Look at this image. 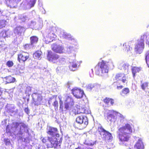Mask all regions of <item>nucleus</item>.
Here are the masks:
<instances>
[{
	"instance_id": "a211bd4d",
	"label": "nucleus",
	"mask_w": 149,
	"mask_h": 149,
	"mask_svg": "<svg viewBox=\"0 0 149 149\" xmlns=\"http://www.w3.org/2000/svg\"><path fill=\"white\" fill-rule=\"evenodd\" d=\"M134 148L136 149H143V145L142 141L139 140L134 145Z\"/></svg>"
},
{
	"instance_id": "aec40b11",
	"label": "nucleus",
	"mask_w": 149,
	"mask_h": 149,
	"mask_svg": "<svg viewBox=\"0 0 149 149\" xmlns=\"http://www.w3.org/2000/svg\"><path fill=\"white\" fill-rule=\"evenodd\" d=\"M141 68L140 67H133L132 69V72L133 77H134L136 74L139 73L141 70Z\"/></svg>"
},
{
	"instance_id": "7c9ffc66",
	"label": "nucleus",
	"mask_w": 149,
	"mask_h": 149,
	"mask_svg": "<svg viewBox=\"0 0 149 149\" xmlns=\"http://www.w3.org/2000/svg\"><path fill=\"white\" fill-rule=\"evenodd\" d=\"M59 57L60 56L58 55L55 53L51 62L53 63H56L57 62V60L59 58Z\"/></svg>"
},
{
	"instance_id": "e433bc0d",
	"label": "nucleus",
	"mask_w": 149,
	"mask_h": 149,
	"mask_svg": "<svg viewBox=\"0 0 149 149\" xmlns=\"http://www.w3.org/2000/svg\"><path fill=\"white\" fill-rule=\"evenodd\" d=\"M36 0H30V6L31 7H32L34 6L35 4L36 3Z\"/></svg>"
},
{
	"instance_id": "f03ea898",
	"label": "nucleus",
	"mask_w": 149,
	"mask_h": 149,
	"mask_svg": "<svg viewBox=\"0 0 149 149\" xmlns=\"http://www.w3.org/2000/svg\"><path fill=\"white\" fill-rule=\"evenodd\" d=\"M42 143L45 144L47 148H57L58 146H61L62 139V138L60 139L54 136L43 137L42 139Z\"/></svg>"
},
{
	"instance_id": "b1692460",
	"label": "nucleus",
	"mask_w": 149,
	"mask_h": 149,
	"mask_svg": "<svg viewBox=\"0 0 149 149\" xmlns=\"http://www.w3.org/2000/svg\"><path fill=\"white\" fill-rule=\"evenodd\" d=\"M54 54L55 53H53L50 50L47 51V60L51 62Z\"/></svg>"
},
{
	"instance_id": "dca6fc26",
	"label": "nucleus",
	"mask_w": 149,
	"mask_h": 149,
	"mask_svg": "<svg viewBox=\"0 0 149 149\" xmlns=\"http://www.w3.org/2000/svg\"><path fill=\"white\" fill-rule=\"evenodd\" d=\"M5 79L6 80V84L13 83L16 81L15 78L10 75H9L5 77Z\"/></svg>"
},
{
	"instance_id": "c03bdc74",
	"label": "nucleus",
	"mask_w": 149,
	"mask_h": 149,
	"mask_svg": "<svg viewBox=\"0 0 149 149\" xmlns=\"http://www.w3.org/2000/svg\"><path fill=\"white\" fill-rule=\"evenodd\" d=\"M2 23L1 22H0V27L1 28H2L4 26V24H2Z\"/></svg>"
},
{
	"instance_id": "393cba45",
	"label": "nucleus",
	"mask_w": 149,
	"mask_h": 149,
	"mask_svg": "<svg viewBox=\"0 0 149 149\" xmlns=\"http://www.w3.org/2000/svg\"><path fill=\"white\" fill-rule=\"evenodd\" d=\"M42 54V52L41 51L39 50L33 53V57L35 59H39Z\"/></svg>"
},
{
	"instance_id": "58836bf2",
	"label": "nucleus",
	"mask_w": 149,
	"mask_h": 149,
	"mask_svg": "<svg viewBox=\"0 0 149 149\" xmlns=\"http://www.w3.org/2000/svg\"><path fill=\"white\" fill-rule=\"evenodd\" d=\"M31 45L30 44H26L24 46V48L25 49H27L30 48V46Z\"/></svg>"
},
{
	"instance_id": "f3484780",
	"label": "nucleus",
	"mask_w": 149,
	"mask_h": 149,
	"mask_svg": "<svg viewBox=\"0 0 149 149\" xmlns=\"http://www.w3.org/2000/svg\"><path fill=\"white\" fill-rule=\"evenodd\" d=\"M4 34H6V33L5 32L2 31L0 34L2 35V36L0 37V48H1L3 47L6 45L5 42L3 40V38L4 39L5 37V36H3Z\"/></svg>"
},
{
	"instance_id": "9b49d317",
	"label": "nucleus",
	"mask_w": 149,
	"mask_h": 149,
	"mask_svg": "<svg viewBox=\"0 0 149 149\" xmlns=\"http://www.w3.org/2000/svg\"><path fill=\"white\" fill-rule=\"evenodd\" d=\"M17 60L20 63H24L25 62L29 59V54L26 52H23L18 54L17 55Z\"/></svg>"
},
{
	"instance_id": "49530a36",
	"label": "nucleus",
	"mask_w": 149,
	"mask_h": 149,
	"mask_svg": "<svg viewBox=\"0 0 149 149\" xmlns=\"http://www.w3.org/2000/svg\"><path fill=\"white\" fill-rule=\"evenodd\" d=\"M68 36V35H66V34L63 35V37L64 38H67V36Z\"/></svg>"
},
{
	"instance_id": "cd10ccee",
	"label": "nucleus",
	"mask_w": 149,
	"mask_h": 149,
	"mask_svg": "<svg viewBox=\"0 0 149 149\" xmlns=\"http://www.w3.org/2000/svg\"><path fill=\"white\" fill-rule=\"evenodd\" d=\"M69 68L71 71H75L77 68V65L76 63H71L69 66Z\"/></svg>"
},
{
	"instance_id": "f704fd0d",
	"label": "nucleus",
	"mask_w": 149,
	"mask_h": 149,
	"mask_svg": "<svg viewBox=\"0 0 149 149\" xmlns=\"http://www.w3.org/2000/svg\"><path fill=\"white\" fill-rule=\"evenodd\" d=\"M6 65L8 67H10L13 65V63L12 61H9L7 62Z\"/></svg>"
},
{
	"instance_id": "4468645a",
	"label": "nucleus",
	"mask_w": 149,
	"mask_h": 149,
	"mask_svg": "<svg viewBox=\"0 0 149 149\" xmlns=\"http://www.w3.org/2000/svg\"><path fill=\"white\" fill-rule=\"evenodd\" d=\"M57 95H53L52 97L49 98L48 100V104L50 105L52 103V101H54V99H55L53 103H52V105L54 107L55 110L57 109L58 107V102L57 100Z\"/></svg>"
},
{
	"instance_id": "a878e982",
	"label": "nucleus",
	"mask_w": 149,
	"mask_h": 149,
	"mask_svg": "<svg viewBox=\"0 0 149 149\" xmlns=\"http://www.w3.org/2000/svg\"><path fill=\"white\" fill-rule=\"evenodd\" d=\"M107 120L108 122L110 121L111 122L114 119L115 116L112 114L108 113L107 116Z\"/></svg>"
},
{
	"instance_id": "5701e85b",
	"label": "nucleus",
	"mask_w": 149,
	"mask_h": 149,
	"mask_svg": "<svg viewBox=\"0 0 149 149\" xmlns=\"http://www.w3.org/2000/svg\"><path fill=\"white\" fill-rule=\"evenodd\" d=\"M130 93V90L128 88H125L122 89L120 93V95L123 96H126Z\"/></svg>"
},
{
	"instance_id": "a19ab883",
	"label": "nucleus",
	"mask_w": 149,
	"mask_h": 149,
	"mask_svg": "<svg viewBox=\"0 0 149 149\" xmlns=\"http://www.w3.org/2000/svg\"><path fill=\"white\" fill-rule=\"evenodd\" d=\"M90 147H89L84 148H82L81 146H78L76 148L74 149H90Z\"/></svg>"
},
{
	"instance_id": "423d86ee",
	"label": "nucleus",
	"mask_w": 149,
	"mask_h": 149,
	"mask_svg": "<svg viewBox=\"0 0 149 149\" xmlns=\"http://www.w3.org/2000/svg\"><path fill=\"white\" fill-rule=\"evenodd\" d=\"M144 48V40L141 38L138 40L137 42L135 45L134 50L136 54H141Z\"/></svg>"
},
{
	"instance_id": "2eb2a0df",
	"label": "nucleus",
	"mask_w": 149,
	"mask_h": 149,
	"mask_svg": "<svg viewBox=\"0 0 149 149\" xmlns=\"http://www.w3.org/2000/svg\"><path fill=\"white\" fill-rule=\"evenodd\" d=\"M25 31L24 27L22 26H17L14 29V33L17 35H20L22 33H24Z\"/></svg>"
},
{
	"instance_id": "0eeeda50",
	"label": "nucleus",
	"mask_w": 149,
	"mask_h": 149,
	"mask_svg": "<svg viewBox=\"0 0 149 149\" xmlns=\"http://www.w3.org/2000/svg\"><path fill=\"white\" fill-rule=\"evenodd\" d=\"M71 91L74 96L77 99L82 98L85 95L83 90L78 87L73 88L71 90Z\"/></svg>"
},
{
	"instance_id": "6e6552de",
	"label": "nucleus",
	"mask_w": 149,
	"mask_h": 149,
	"mask_svg": "<svg viewBox=\"0 0 149 149\" xmlns=\"http://www.w3.org/2000/svg\"><path fill=\"white\" fill-rule=\"evenodd\" d=\"M52 49L54 52L60 54L65 53V50L62 45L54 43L51 46Z\"/></svg>"
},
{
	"instance_id": "412c9836",
	"label": "nucleus",
	"mask_w": 149,
	"mask_h": 149,
	"mask_svg": "<svg viewBox=\"0 0 149 149\" xmlns=\"http://www.w3.org/2000/svg\"><path fill=\"white\" fill-rule=\"evenodd\" d=\"M56 37V35L52 33H49L47 36V40L48 42L52 41Z\"/></svg>"
},
{
	"instance_id": "ea45409f",
	"label": "nucleus",
	"mask_w": 149,
	"mask_h": 149,
	"mask_svg": "<svg viewBox=\"0 0 149 149\" xmlns=\"http://www.w3.org/2000/svg\"><path fill=\"white\" fill-rule=\"evenodd\" d=\"M65 108L66 110H68L69 108V105L68 103H65L64 104Z\"/></svg>"
},
{
	"instance_id": "c85d7f7f",
	"label": "nucleus",
	"mask_w": 149,
	"mask_h": 149,
	"mask_svg": "<svg viewBox=\"0 0 149 149\" xmlns=\"http://www.w3.org/2000/svg\"><path fill=\"white\" fill-rule=\"evenodd\" d=\"M148 82H145L141 84V89L143 91H145L146 88H148Z\"/></svg>"
},
{
	"instance_id": "9d476101",
	"label": "nucleus",
	"mask_w": 149,
	"mask_h": 149,
	"mask_svg": "<svg viewBox=\"0 0 149 149\" xmlns=\"http://www.w3.org/2000/svg\"><path fill=\"white\" fill-rule=\"evenodd\" d=\"M71 113L72 115H75L80 113L89 114L91 113V111H90L86 109H84V108L79 109H78L77 107H74L72 109Z\"/></svg>"
},
{
	"instance_id": "c756f323",
	"label": "nucleus",
	"mask_w": 149,
	"mask_h": 149,
	"mask_svg": "<svg viewBox=\"0 0 149 149\" xmlns=\"http://www.w3.org/2000/svg\"><path fill=\"white\" fill-rule=\"evenodd\" d=\"M123 74V73H119L116 74L113 80H116L117 81H119L121 77H122Z\"/></svg>"
},
{
	"instance_id": "4c0bfd02",
	"label": "nucleus",
	"mask_w": 149,
	"mask_h": 149,
	"mask_svg": "<svg viewBox=\"0 0 149 149\" xmlns=\"http://www.w3.org/2000/svg\"><path fill=\"white\" fill-rule=\"evenodd\" d=\"M26 16H23L22 17H21L20 18V19L21 20L22 22H24L26 20Z\"/></svg>"
},
{
	"instance_id": "7ed1b4c3",
	"label": "nucleus",
	"mask_w": 149,
	"mask_h": 149,
	"mask_svg": "<svg viewBox=\"0 0 149 149\" xmlns=\"http://www.w3.org/2000/svg\"><path fill=\"white\" fill-rule=\"evenodd\" d=\"M112 63L111 62L105 61L103 60L98 62L95 67L96 74L98 75H99L100 71L102 73H107L109 71V67Z\"/></svg>"
},
{
	"instance_id": "2f4dec72",
	"label": "nucleus",
	"mask_w": 149,
	"mask_h": 149,
	"mask_svg": "<svg viewBox=\"0 0 149 149\" xmlns=\"http://www.w3.org/2000/svg\"><path fill=\"white\" fill-rule=\"evenodd\" d=\"M123 49L126 52H128L130 50V47L129 45L126 43L123 44Z\"/></svg>"
},
{
	"instance_id": "39448f33",
	"label": "nucleus",
	"mask_w": 149,
	"mask_h": 149,
	"mask_svg": "<svg viewBox=\"0 0 149 149\" xmlns=\"http://www.w3.org/2000/svg\"><path fill=\"white\" fill-rule=\"evenodd\" d=\"M97 130L100 134L103 136L105 140L109 141L112 140L113 136L111 134L105 130L102 126L98 127Z\"/></svg>"
},
{
	"instance_id": "4be33fe9",
	"label": "nucleus",
	"mask_w": 149,
	"mask_h": 149,
	"mask_svg": "<svg viewBox=\"0 0 149 149\" xmlns=\"http://www.w3.org/2000/svg\"><path fill=\"white\" fill-rule=\"evenodd\" d=\"M31 45H33L37 43L38 41V38L36 36H31L30 38Z\"/></svg>"
},
{
	"instance_id": "79ce46f5",
	"label": "nucleus",
	"mask_w": 149,
	"mask_h": 149,
	"mask_svg": "<svg viewBox=\"0 0 149 149\" xmlns=\"http://www.w3.org/2000/svg\"><path fill=\"white\" fill-rule=\"evenodd\" d=\"M123 87V85H120V86H117V88L118 90H120L122 89Z\"/></svg>"
},
{
	"instance_id": "1a4fd4ad",
	"label": "nucleus",
	"mask_w": 149,
	"mask_h": 149,
	"mask_svg": "<svg viewBox=\"0 0 149 149\" xmlns=\"http://www.w3.org/2000/svg\"><path fill=\"white\" fill-rule=\"evenodd\" d=\"M33 103L35 106H38L42 104L43 100L42 96L37 93H34L32 95Z\"/></svg>"
},
{
	"instance_id": "ddd939ff",
	"label": "nucleus",
	"mask_w": 149,
	"mask_h": 149,
	"mask_svg": "<svg viewBox=\"0 0 149 149\" xmlns=\"http://www.w3.org/2000/svg\"><path fill=\"white\" fill-rule=\"evenodd\" d=\"M58 130L56 128L49 127L47 131V134L51 136H55L57 137H59V134L58 133Z\"/></svg>"
},
{
	"instance_id": "473e14b6",
	"label": "nucleus",
	"mask_w": 149,
	"mask_h": 149,
	"mask_svg": "<svg viewBox=\"0 0 149 149\" xmlns=\"http://www.w3.org/2000/svg\"><path fill=\"white\" fill-rule=\"evenodd\" d=\"M145 60L146 63L149 68V51L146 54Z\"/></svg>"
},
{
	"instance_id": "f8f14e48",
	"label": "nucleus",
	"mask_w": 149,
	"mask_h": 149,
	"mask_svg": "<svg viewBox=\"0 0 149 149\" xmlns=\"http://www.w3.org/2000/svg\"><path fill=\"white\" fill-rule=\"evenodd\" d=\"M13 124L14 125L13 127L16 129L19 127L20 125H21L20 126L19 130L18 132V134L20 135H22L23 134V132H24L23 131V129H26L27 128V126L24 123L21 122H15V123H13Z\"/></svg>"
},
{
	"instance_id": "6ab92c4d",
	"label": "nucleus",
	"mask_w": 149,
	"mask_h": 149,
	"mask_svg": "<svg viewBox=\"0 0 149 149\" xmlns=\"http://www.w3.org/2000/svg\"><path fill=\"white\" fill-rule=\"evenodd\" d=\"M103 101L105 104L107 105L109 104V102H110V103L112 105H113L114 103L113 99L108 97H106L103 100Z\"/></svg>"
},
{
	"instance_id": "72a5a7b5",
	"label": "nucleus",
	"mask_w": 149,
	"mask_h": 149,
	"mask_svg": "<svg viewBox=\"0 0 149 149\" xmlns=\"http://www.w3.org/2000/svg\"><path fill=\"white\" fill-rule=\"evenodd\" d=\"M59 100H60V109L62 111L63 110V102L61 101V98L59 97Z\"/></svg>"
},
{
	"instance_id": "37998d69",
	"label": "nucleus",
	"mask_w": 149,
	"mask_h": 149,
	"mask_svg": "<svg viewBox=\"0 0 149 149\" xmlns=\"http://www.w3.org/2000/svg\"><path fill=\"white\" fill-rule=\"evenodd\" d=\"M24 111L25 112L27 113L28 112H29V110L28 108H25L24 109Z\"/></svg>"
},
{
	"instance_id": "a18cd8bd",
	"label": "nucleus",
	"mask_w": 149,
	"mask_h": 149,
	"mask_svg": "<svg viewBox=\"0 0 149 149\" xmlns=\"http://www.w3.org/2000/svg\"><path fill=\"white\" fill-rule=\"evenodd\" d=\"M123 67H124V68H126V67H128V66L126 64H124L123 65Z\"/></svg>"
},
{
	"instance_id": "c9c22d12",
	"label": "nucleus",
	"mask_w": 149,
	"mask_h": 149,
	"mask_svg": "<svg viewBox=\"0 0 149 149\" xmlns=\"http://www.w3.org/2000/svg\"><path fill=\"white\" fill-rule=\"evenodd\" d=\"M3 141L6 145H9L10 143V140L8 139L5 138Z\"/></svg>"
},
{
	"instance_id": "20e7f679",
	"label": "nucleus",
	"mask_w": 149,
	"mask_h": 149,
	"mask_svg": "<svg viewBox=\"0 0 149 149\" xmlns=\"http://www.w3.org/2000/svg\"><path fill=\"white\" fill-rule=\"evenodd\" d=\"M76 121L77 123L81 125L80 128L81 130L84 129L88 124V120L87 117L83 114L77 117Z\"/></svg>"
},
{
	"instance_id": "f257e3e1",
	"label": "nucleus",
	"mask_w": 149,
	"mask_h": 149,
	"mask_svg": "<svg viewBox=\"0 0 149 149\" xmlns=\"http://www.w3.org/2000/svg\"><path fill=\"white\" fill-rule=\"evenodd\" d=\"M118 130V137L120 141L123 143L129 141V135L134 132V129L133 125L127 123L119 128Z\"/></svg>"
},
{
	"instance_id": "bb28decb",
	"label": "nucleus",
	"mask_w": 149,
	"mask_h": 149,
	"mask_svg": "<svg viewBox=\"0 0 149 149\" xmlns=\"http://www.w3.org/2000/svg\"><path fill=\"white\" fill-rule=\"evenodd\" d=\"M119 81H121L123 83L127 84V78L126 75L124 73H123Z\"/></svg>"
}]
</instances>
